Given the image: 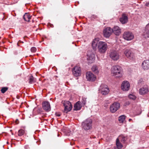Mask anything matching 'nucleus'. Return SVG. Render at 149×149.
Instances as JSON below:
<instances>
[{
  "mask_svg": "<svg viewBox=\"0 0 149 149\" xmlns=\"http://www.w3.org/2000/svg\"><path fill=\"white\" fill-rule=\"evenodd\" d=\"M98 38H95L93 41L92 46L93 49L95 51L97 48H97L99 52L101 53H104L107 50V45L105 42L102 41L99 42L98 43Z\"/></svg>",
  "mask_w": 149,
  "mask_h": 149,
  "instance_id": "nucleus-1",
  "label": "nucleus"
},
{
  "mask_svg": "<svg viewBox=\"0 0 149 149\" xmlns=\"http://www.w3.org/2000/svg\"><path fill=\"white\" fill-rule=\"evenodd\" d=\"M82 130L87 131L91 130L92 128V120L88 118L82 122L81 124Z\"/></svg>",
  "mask_w": 149,
  "mask_h": 149,
  "instance_id": "nucleus-2",
  "label": "nucleus"
},
{
  "mask_svg": "<svg viewBox=\"0 0 149 149\" xmlns=\"http://www.w3.org/2000/svg\"><path fill=\"white\" fill-rule=\"evenodd\" d=\"M121 70L122 68L120 66L115 65L111 68V73L113 75L116 77H121L122 76V74L121 72Z\"/></svg>",
  "mask_w": 149,
  "mask_h": 149,
  "instance_id": "nucleus-3",
  "label": "nucleus"
},
{
  "mask_svg": "<svg viewBox=\"0 0 149 149\" xmlns=\"http://www.w3.org/2000/svg\"><path fill=\"white\" fill-rule=\"evenodd\" d=\"M99 91L103 95L107 94L109 92V90L108 86L104 84H102L99 89Z\"/></svg>",
  "mask_w": 149,
  "mask_h": 149,
  "instance_id": "nucleus-4",
  "label": "nucleus"
},
{
  "mask_svg": "<svg viewBox=\"0 0 149 149\" xmlns=\"http://www.w3.org/2000/svg\"><path fill=\"white\" fill-rule=\"evenodd\" d=\"M62 103L64 107L63 111L64 113H67L71 110L72 106L70 102L68 101H64L62 102Z\"/></svg>",
  "mask_w": 149,
  "mask_h": 149,
  "instance_id": "nucleus-5",
  "label": "nucleus"
},
{
  "mask_svg": "<svg viewBox=\"0 0 149 149\" xmlns=\"http://www.w3.org/2000/svg\"><path fill=\"white\" fill-rule=\"evenodd\" d=\"M87 60L88 64H91L95 61V55L93 52L90 51L88 52Z\"/></svg>",
  "mask_w": 149,
  "mask_h": 149,
  "instance_id": "nucleus-6",
  "label": "nucleus"
},
{
  "mask_svg": "<svg viewBox=\"0 0 149 149\" xmlns=\"http://www.w3.org/2000/svg\"><path fill=\"white\" fill-rule=\"evenodd\" d=\"M110 57L113 60L117 61L119 58L120 55L118 52L115 50H113L110 54Z\"/></svg>",
  "mask_w": 149,
  "mask_h": 149,
  "instance_id": "nucleus-7",
  "label": "nucleus"
},
{
  "mask_svg": "<svg viewBox=\"0 0 149 149\" xmlns=\"http://www.w3.org/2000/svg\"><path fill=\"white\" fill-rule=\"evenodd\" d=\"M120 107L119 103L115 102L110 106V111L112 113H114L118 110Z\"/></svg>",
  "mask_w": 149,
  "mask_h": 149,
  "instance_id": "nucleus-8",
  "label": "nucleus"
},
{
  "mask_svg": "<svg viewBox=\"0 0 149 149\" xmlns=\"http://www.w3.org/2000/svg\"><path fill=\"white\" fill-rule=\"evenodd\" d=\"M81 69L80 67L78 66H75L72 70V73L75 77L80 76L81 75Z\"/></svg>",
  "mask_w": 149,
  "mask_h": 149,
  "instance_id": "nucleus-9",
  "label": "nucleus"
},
{
  "mask_svg": "<svg viewBox=\"0 0 149 149\" xmlns=\"http://www.w3.org/2000/svg\"><path fill=\"white\" fill-rule=\"evenodd\" d=\"M86 78L88 81L91 82L94 81L96 79L95 76L90 72L86 73Z\"/></svg>",
  "mask_w": 149,
  "mask_h": 149,
  "instance_id": "nucleus-10",
  "label": "nucleus"
},
{
  "mask_svg": "<svg viewBox=\"0 0 149 149\" xmlns=\"http://www.w3.org/2000/svg\"><path fill=\"white\" fill-rule=\"evenodd\" d=\"M123 38L126 40H132L134 37L133 34L131 32H125L123 34Z\"/></svg>",
  "mask_w": 149,
  "mask_h": 149,
  "instance_id": "nucleus-11",
  "label": "nucleus"
},
{
  "mask_svg": "<svg viewBox=\"0 0 149 149\" xmlns=\"http://www.w3.org/2000/svg\"><path fill=\"white\" fill-rule=\"evenodd\" d=\"M113 32V30L110 27H107L104 29L103 31L104 35L106 38L109 37Z\"/></svg>",
  "mask_w": 149,
  "mask_h": 149,
  "instance_id": "nucleus-12",
  "label": "nucleus"
},
{
  "mask_svg": "<svg viewBox=\"0 0 149 149\" xmlns=\"http://www.w3.org/2000/svg\"><path fill=\"white\" fill-rule=\"evenodd\" d=\"M149 92V90L147 85H145L141 88L139 90V93L141 95L147 94Z\"/></svg>",
  "mask_w": 149,
  "mask_h": 149,
  "instance_id": "nucleus-13",
  "label": "nucleus"
},
{
  "mask_svg": "<svg viewBox=\"0 0 149 149\" xmlns=\"http://www.w3.org/2000/svg\"><path fill=\"white\" fill-rule=\"evenodd\" d=\"M130 84L127 81H123L121 84V88L123 91H127L130 88Z\"/></svg>",
  "mask_w": 149,
  "mask_h": 149,
  "instance_id": "nucleus-14",
  "label": "nucleus"
},
{
  "mask_svg": "<svg viewBox=\"0 0 149 149\" xmlns=\"http://www.w3.org/2000/svg\"><path fill=\"white\" fill-rule=\"evenodd\" d=\"M42 108L44 110L46 111H49L51 110L50 104L49 102L45 101L42 102Z\"/></svg>",
  "mask_w": 149,
  "mask_h": 149,
  "instance_id": "nucleus-15",
  "label": "nucleus"
},
{
  "mask_svg": "<svg viewBox=\"0 0 149 149\" xmlns=\"http://www.w3.org/2000/svg\"><path fill=\"white\" fill-rule=\"evenodd\" d=\"M124 54L129 59L132 58L134 56V54L131 50L126 49L124 52Z\"/></svg>",
  "mask_w": 149,
  "mask_h": 149,
  "instance_id": "nucleus-16",
  "label": "nucleus"
},
{
  "mask_svg": "<svg viewBox=\"0 0 149 149\" xmlns=\"http://www.w3.org/2000/svg\"><path fill=\"white\" fill-rule=\"evenodd\" d=\"M142 66L144 70H147L149 69V60L144 61L142 64Z\"/></svg>",
  "mask_w": 149,
  "mask_h": 149,
  "instance_id": "nucleus-17",
  "label": "nucleus"
},
{
  "mask_svg": "<svg viewBox=\"0 0 149 149\" xmlns=\"http://www.w3.org/2000/svg\"><path fill=\"white\" fill-rule=\"evenodd\" d=\"M112 29L113 32L116 35H119L121 33L120 29L118 26H115Z\"/></svg>",
  "mask_w": 149,
  "mask_h": 149,
  "instance_id": "nucleus-18",
  "label": "nucleus"
},
{
  "mask_svg": "<svg viewBox=\"0 0 149 149\" xmlns=\"http://www.w3.org/2000/svg\"><path fill=\"white\" fill-rule=\"evenodd\" d=\"M120 21L122 24L126 23L128 21L127 16L125 14H123L120 19Z\"/></svg>",
  "mask_w": 149,
  "mask_h": 149,
  "instance_id": "nucleus-19",
  "label": "nucleus"
},
{
  "mask_svg": "<svg viewBox=\"0 0 149 149\" xmlns=\"http://www.w3.org/2000/svg\"><path fill=\"white\" fill-rule=\"evenodd\" d=\"M81 102L80 101H78L76 103L74 106V110H78L81 109L82 106L81 104Z\"/></svg>",
  "mask_w": 149,
  "mask_h": 149,
  "instance_id": "nucleus-20",
  "label": "nucleus"
},
{
  "mask_svg": "<svg viewBox=\"0 0 149 149\" xmlns=\"http://www.w3.org/2000/svg\"><path fill=\"white\" fill-rule=\"evenodd\" d=\"M31 16L28 13H25L23 16L24 19L25 21L29 22L31 19Z\"/></svg>",
  "mask_w": 149,
  "mask_h": 149,
  "instance_id": "nucleus-21",
  "label": "nucleus"
},
{
  "mask_svg": "<svg viewBox=\"0 0 149 149\" xmlns=\"http://www.w3.org/2000/svg\"><path fill=\"white\" fill-rule=\"evenodd\" d=\"M119 138V139L123 143H124L127 139V136L123 135H120Z\"/></svg>",
  "mask_w": 149,
  "mask_h": 149,
  "instance_id": "nucleus-22",
  "label": "nucleus"
},
{
  "mask_svg": "<svg viewBox=\"0 0 149 149\" xmlns=\"http://www.w3.org/2000/svg\"><path fill=\"white\" fill-rule=\"evenodd\" d=\"M116 144L117 148L118 149H120L122 148L123 146L120 141L118 138H117L116 141Z\"/></svg>",
  "mask_w": 149,
  "mask_h": 149,
  "instance_id": "nucleus-23",
  "label": "nucleus"
},
{
  "mask_svg": "<svg viewBox=\"0 0 149 149\" xmlns=\"http://www.w3.org/2000/svg\"><path fill=\"white\" fill-rule=\"evenodd\" d=\"M126 116L124 115L120 116L118 118V120L120 123H123L125 119Z\"/></svg>",
  "mask_w": 149,
  "mask_h": 149,
  "instance_id": "nucleus-24",
  "label": "nucleus"
},
{
  "mask_svg": "<svg viewBox=\"0 0 149 149\" xmlns=\"http://www.w3.org/2000/svg\"><path fill=\"white\" fill-rule=\"evenodd\" d=\"M92 70L95 73H98L97 67L96 65H94L93 66L92 68Z\"/></svg>",
  "mask_w": 149,
  "mask_h": 149,
  "instance_id": "nucleus-25",
  "label": "nucleus"
},
{
  "mask_svg": "<svg viewBox=\"0 0 149 149\" xmlns=\"http://www.w3.org/2000/svg\"><path fill=\"white\" fill-rule=\"evenodd\" d=\"M36 81V79L32 76H30L29 77V83L30 84L33 83Z\"/></svg>",
  "mask_w": 149,
  "mask_h": 149,
  "instance_id": "nucleus-26",
  "label": "nucleus"
},
{
  "mask_svg": "<svg viewBox=\"0 0 149 149\" xmlns=\"http://www.w3.org/2000/svg\"><path fill=\"white\" fill-rule=\"evenodd\" d=\"M86 98L84 97H82V100L81 101V104L82 106H84L86 104Z\"/></svg>",
  "mask_w": 149,
  "mask_h": 149,
  "instance_id": "nucleus-27",
  "label": "nucleus"
},
{
  "mask_svg": "<svg viewBox=\"0 0 149 149\" xmlns=\"http://www.w3.org/2000/svg\"><path fill=\"white\" fill-rule=\"evenodd\" d=\"M24 131L23 130H20L18 132V135L19 136H21L24 134Z\"/></svg>",
  "mask_w": 149,
  "mask_h": 149,
  "instance_id": "nucleus-28",
  "label": "nucleus"
},
{
  "mask_svg": "<svg viewBox=\"0 0 149 149\" xmlns=\"http://www.w3.org/2000/svg\"><path fill=\"white\" fill-rule=\"evenodd\" d=\"M144 36L145 37H149V29L148 30H146L145 32L144 33Z\"/></svg>",
  "mask_w": 149,
  "mask_h": 149,
  "instance_id": "nucleus-29",
  "label": "nucleus"
},
{
  "mask_svg": "<svg viewBox=\"0 0 149 149\" xmlns=\"http://www.w3.org/2000/svg\"><path fill=\"white\" fill-rule=\"evenodd\" d=\"M8 88L7 87H3L1 88V91L2 93H4L8 90Z\"/></svg>",
  "mask_w": 149,
  "mask_h": 149,
  "instance_id": "nucleus-30",
  "label": "nucleus"
},
{
  "mask_svg": "<svg viewBox=\"0 0 149 149\" xmlns=\"http://www.w3.org/2000/svg\"><path fill=\"white\" fill-rule=\"evenodd\" d=\"M129 97L132 100H135L136 98V97L134 95L130 94L129 96Z\"/></svg>",
  "mask_w": 149,
  "mask_h": 149,
  "instance_id": "nucleus-31",
  "label": "nucleus"
},
{
  "mask_svg": "<svg viewBox=\"0 0 149 149\" xmlns=\"http://www.w3.org/2000/svg\"><path fill=\"white\" fill-rule=\"evenodd\" d=\"M31 51L33 53L35 52L36 51V49L35 47H33L31 49Z\"/></svg>",
  "mask_w": 149,
  "mask_h": 149,
  "instance_id": "nucleus-32",
  "label": "nucleus"
},
{
  "mask_svg": "<svg viewBox=\"0 0 149 149\" xmlns=\"http://www.w3.org/2000/svg\"><path fill=\"white\" fill-rule=\"evenodd\" d=\"M143 82V79H140L138 83L140 84H142V82Z\"/></svg>",
  "mask_w": 149,
  "mask_h": 149,
  "instance_id": "nucleus-33",
  "label": "nucleus"
},
{
  "mask_svg": "<svg viewBox=\"0 0 149 149\" xmlns=\"http://www.w3.org/2000/svg\"><path fill=\"white\" fill-rule=\"evenodd\" d=\"M55 115L57 116H61V114L60 113H56Z\"/></svg>",
  "mask_w": 149,
  "mask_h": 149,
  "instance_id": "nucleus-34",
  "label": "nucleus"
},
{
  "mask_svg": "<svg viewBox=\"0 0 149 149\" xmlns=\"http://www.w3.org/2000/svg\"><path fill=\"white\" fill-rule=\"evenodd\" d=\"M22 42V43H23V42H22V41H21L20 40H19L18 42L17 43V45L18 46H19V44H18V43H19V42Z\"/></svg>",
  "mask_w": 149,
  "mask_h": 149,
  "instance_id": "nucleus-35",
  "label": "nucleus"
},
{
  "mask_svg": "<svg viewBox=\"0 0 149 149\" xmlns=\"http://www.w3.org/2000/svg\"><path fill=\"white\" fill-rule=\"evenodd\" d=\"M145 5L146 6H149V3H146Z\"/></svg>",
  "mask_w": 149,
  "mask_h": 149,
  "instance_id": "nucleus-36",
  "label": "nucleus"
},
{
  "mask_svg": "<svg viewBox=\"0 0 149 149\" xmlns=\"http://www.w3.org/2000/svg\"><path fill=\"white\" fill-rule=\"evenodd\" d=\"M132 120V119H131L130 118V119H129V121H131Z\"/></svg>",
  "mask_w": 149,
  "mask_h": 149,
  "instance_id": "nucleus-37",
  "label": "nucleus"
},
{
  "mask_svg": "<svg viewBox=\"0 0 149 149\" xmlns=\"http://www.w3.org/2000/svg\"><path fill=\"white\" fill-rule=\"evenodd\" d=\"M70 135V134H68V135Z\"/></svg>",
  "mask_w": 149,
  "mask_h": 149,
  "instance_id": "nucleus-38",
  "label": "nucleus"
}]
</instances>
